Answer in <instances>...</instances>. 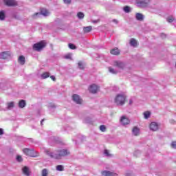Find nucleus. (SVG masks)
I'll use <instances>...</instances> for the list:
<instances>
[{
  "label": "nucleus",
  "instance_id": "obj_37",
  "mask_svg": "<svg viewBox=\"0 0 176 176\" xmlns=\"http://www.w3.org/2000/svg\"><path fill=\"white\" fill-rule=\"evenodd\" d=\"M64 3L66 5H70L72 0H63Z\"/></svg>",
  "mask_w": 176,
  "mask_h": 176
},
{
  "label": "nucleus",
  "instance_id": "obj_8",
  "mask_svg": "<svg viewBox=\"0 0 176 176\" xmlns=\"http://www.w3.org/2000/svg\"><path fill=\"white\" fill-rule=\"evenodd\" d=\"M72 100L74 101V102H76V104H82V102H83L82 98H80L79 95L77 94H74L72 96Z\"/></svg>",
  "mask_w": 176,
  "mask_h": 176
},
{
  "label": "nucleus",
  "instance_id": "obj_30",
  "mask_svg": "<svg viewBox=\"0 0 176 176\" xmlns=\"http://www.w3.org/2000/svg\"><path fill=\"white\" fill-rule=\"evenodd\" d=\"M56 170L58 171H64V166H63V165H58L56 166Z\"/></svg>",
  "mask_w": 176,
  "mask_h": 176
},
{
  "label": "nucleus",
  "instance_id": "obj_1",
  "mask_svg": "<svg viewBox=\"0 0 176 176\" xmlns=\"http://www.w3.org/2000/svg\"><path fill=\"white\" fill-rule=\"evenodd\" d=\"M45 153L51 157V159H61V157H64L65 156H68L70 155V153L68 150L67 149H60L58 150V154H53V153H50V151L49 150H45Z\"/></svg>",
  "mask_w": 176,
  "mask_h": 176
},
{
  "label": "nucleus",
  "instance_id": "obj_4",
  "mask_svg": "<svg viewBox=\"0 0 176 176\" xmlns=\"http://www.w3.org/2000/svg\"><path fill=\"white\" fill-rule=\"evenodd\" d=\"M39 14H42L43 16H49L50 14V12L46 8H41L40 13L39 12L34 13L33 14V17H35L36 16H39Z\"/></svg>",
  "mask_w": 176,
  "mask_h": 176
},
{
  "label": "nucleus",
  "instance_id": "obj_27",
  "mask_svg": "<svg viewBox=\"0 0 176 176\" xmlns=\"http://www.w3.org/2000/svg\"><path fill=\"white\" fill-rule=\"evenodd\" d=\"M144 119H148L149 116H151V112L145 111L144 113Z\"/></svg>",
  "mask_w": 176,
  "mask_h": 176
},
{
  "label": "nucleus",
  "instance_id": "obj_20",
  "mask_svg": "<svg viewBox=\"0 0 176 176\" xmlns=\"http://www.w3.org/2000/svg\"><path fill=\"white\" fill-rule=\"evenodd\" d=\"M23 173L25 175H27V176L30 175V169H28V167L27 166L23 167Z\"/></svg>",
  "mask_w": 176,
  "mask_h": 176
},
{
  "label": "nucleus",
  "instance_id": "obj_33",
  "mask_svg": "<svg viewBox=\"0 0 176 176\" xmlns=\"http://www.w3.org/2000/svg\"><path fill=\"white\" fill-rule=\"evenodd\" d=\"M34 45H47V42H46L45 40H43L37 43H35Z\"/></svg>",
  "mask_w": 176,
  "mask_h": 176
},
{
  "label": "nucleus",
  "instance_id": "obj_23",
  "mask_svg": "<svg viewBox=\"0 0 176 176\" xmlns=\"http://www.w3.org/2000/svg\"><path fill=\"white\" fill-rule=\"evenodd\" d=\"M48 174H49V172L47 171V169L45 168L42 170L41 176H47Z\"/></svg>",
  "mask_w": 176,
  "mask_h": 176
},
{
  "label": "nucleus",
  "instance_id": "obj_35",
  "mask_svg": "<svg viewBox=\"0 0 176 176\" xmlns=\"http://www.w3.org/2000/svg\"><path fill=\"white\" fill-rule=\"evenodd\" d=\"M174 20H175V19H174V17H173V16H169L167 19L168 23H173V21H174Z\"/></svg>",
  "mask_w": 176,
  "mask_h": 176
},
{
  "label": "nucleus",
  "instance_id": "obj_44",
  "mask_svg": "<svg viewBox=\"0 0 176 176\" xmlns=\"http://www.w3.org/2000/svg\"><path fill=\"white\" fill-rule=\"evenodd\" d=\"M3 135V129L0 128V135Z\"/></svg>",
  "mask_w": 176,
  "mask_h": 176
},
{
  "label": "nucleus",
  "instance_id": "obj_15",
  "mask_svg": "<svg viewBox=\"0 0 176 176\" xmlns=\"http://www.w3.org/2000/svg\"><path fill=\"white\" fill-rule=\"evenodd\" d=\"M18 63L21 65H24V64H25V57L23 55L20 56L18 58Z\"/></svg>",
  "mask_w": 176,
  "mask_h": 176
},
{
  "label": "nucleus",
  "instance_id": "obj_48",
  "mask_svg": "<svg viewBox=\"0 0 176 176\" xmlns=\"http://www.w3.org/2000/svg\"><path fill=\"white\" fill-rule=\"evenodd\" d=\"M133 47H137V45H133Z\"/></svg>",
  "mask_w": 176,
  "mask_h": 176
},
{
  "label": "nucleus",
  "instance_id": "obj_47",
  "mask_svg": "<svg viewBox=\"0 0 176 176\" xmlns=\"http://www.w3.org/2000/svg\"><path fill=\"white\" fill-rule=\"evenodd\" d=\"M129 104H133V100H129Z\"/></svg>",
  "mask_w": 176,
  "mask_h": 176
},
{
  "label": "nucleus",
  "instance_id": "obj_11",
  "mask_svg": "<svg viewBox=\"0 0 176 176\" xmlns=\"http://www.w3.org/2000/svg\"><path fill=\"white\" fill-rule=\"evenodd\" d=\"M114 67H118V68H120L121 69H123L124 68V63L119 60H115Z\"/></svg>",
  "mask_w": 176,
  "mask_h": 176
},
{
  "label": "nucleus",
  "instance_id": "obj_34",
  "mask_svg": "<svg viewBox=\"0 0 176 176\" xmlns=\"http://www.w3.org/2000/svg\"><path fill=\"white\" fill-rule=\"evenodd\" d=\"M100 131H102V133H104V131H107V127L104 125H101L100 126Z\"/></svg>",
  "mask_w": 176,
  "mask_h": 176
},
{
  "label": "nucleus",
  "instance_id": "obj_46",
  "mask_svg": "<svg viewBox=\"0 0 176 176\" xmlns=\"http://www.w3.org/2000/svg\"><path fill=\"white\" fill-rule=\"evenodd\" d=\"M45 121V120H42L41 122V125L43 126V122Z\"/></svg>",
  "mask_w": 176,
  "mask_h": 176
},
{
  "label": "nucleus",
  "instance_id": "obj_10",
  "mask_svg": "<svg viewBox=\"0 0 176 176\" xmlns=\"http://www.w3.org/2000/svg\"><path fill=\"white\" fill-rule=\"evenodd\" d=\"M120 122L124 126H126V124H129L130 123V120H129V118H127V117H126L125 116H123L121 117Z\"/></svg>",
  "mask_w": 176,
  "mask_h": 176
},
{
  "label": "nucleus",
  "instance_id": "obj_3",
  "mask_svg": "<svg viewBox=\"0 0 176 176\" xmlns=\"http://www.w3.org/2000/svg\"><path fill=\"white\" fill-rule=\"evenodd\" d=\"M23 153L26 155V156H30V157H36V153H35V150L30 149V148H23Z\"/></svg>",
  "mask_w": 176,
  "mask_h": 176
},
{
  "label": "nucleus",
  "instance_id": "obj_6",
  "mask_svg": "<svg viewBox=\"0 0 176 176\" xmlns=\"http://www.w3.org/2000/svg\"><path fill=\"white\" fill-rule=\"evenodd\" d=\"M149 2H151V0H138L137 3L139 8H145V6H148Z\"/></svg>",
  "mask_w": 176,
  "mask_h": 176
},
{
  "label": "nucleus",
  "instance_id": "obj_31",
  "mask_svg": "<svg viewBox=\"0 0 176 176\" xmlns=\"http://www.w3.org/2000/svg\"><path fill=\"white\" fill-rule=\"evenodd\" d=\"M14 107V102H10L8 103V109H10V108H13Z\"/></svg>",
  "mask_w": 176,
  "mask_h": 176
},
{
  "label": "nucleus",
  "instance_id": "obj_9",
  "mask_svg": "<svg viewBox=\"0 0 176 176\" xmlns=\"http://www.w3.org/2000/svg\"><path fill=\"white\" fill-rule=\"evenodd\" d=\"M102 175L104 176H118V173L111 172L109 170H102L101 172Z\"/></svg>",
  "mask_w": 176,
  "mask_h": 176
},
{
  "label": "nucleus",
  "instance_id": "obj_14",
  "mask_svg": "<svg viewBox=\"0 0 176 176\" xmlns=\"http://www.w3.org/2000/svg\"><path fill=\"white\" fill-rule=\"evenodd\" d=\"M150 129L153 131H156L159 129V126L157 125V123L156 122H151L150 124Z\"/></svg>",
  "mask_w": 176,
  "mask_h": 176
},
{
  "label": "nucleus",
  "instance_id": "obj_19",
  "mask_svg": "<svg viewBox=\"0 0 176 176\" xmlns=\"http://www.w3.org/2000/svg\"><path fill=\"white\" fill-rule=\"evenodd\" d=\"M91 30H93V27H91V26H87V27L83 28V31H84L85 34H87V33L90 32L91 31Z\"/></svg>",
  "mask_w": 176,
  "mask_h": 176
},
{
  "label": "nucleus",
  "instance_id": "obj_25",
  "mask_svg": "<svg viewBox=\"0 0 176 176\" xmlns=\"http://www.w3.org/2000/svg\"><path fill=\"white\" fill-rule=\"evenodd\" d=\"M109 71L111 74H113L114 75H116V74H118V72L115 70V69L112 68L111 67H109Z\"/></svg>",
  "mask_w": 176,
  "mask_h": 176
},
{
  "label": "nucleus",
  "instance_id": "obj_45",
  "mask_svg": "<svg viewBox=\"0 0 176 176\" xmlns=\"http://www.w3.org/2000/svg\"><path fill=\"white\" fill-rule=\"evenodd\" d=\"M113 23H115L116 24H118V20L113 19Z\"/></svg>",
  "mask_w": 176,
  "mask_h": 176
},
{
  "label": "nucleus",
  "instance_id": "obj_22",
  "mask_svg": "<svg viewBox=\"0 0 176 176\" xmlns=\"http://www.w3.org/2000/svg\"><path fill=\"white\" fill-rule=\"evenodd\" d=\"M26 105L25 100H21L19 102V108H24Z\"/></svg>",
  "mask_w": 176,
  "mask_h": 176
},
{
  "label": "nucleus",
  "instance_id": "obj_42",
  "mask_svg": "<svg viewBox=\"0 0 176 176\" xmlns=\"http://www.w3.org/2000/svg\"><path fill=\"white\" fill-rule=\"evenodd\" d=\"M172 148L176 149V142H173L171 144Z\"/></svg>",
  "mask_w": 176,
  "mask_h": 176
},
{
  "label": "nucleus",
  "instance_id": "obj_5",
  "mask_svg": "<svg viewBox=\"0 0 176 176\" xmlns=\"http://www.w3.org/2000/svg\"><path fill=\"white\" fill-rule=\"evenodd\" d=\"M4 5L8 7L17 6L16 0H3Z\"/></svg>",
  "mask_w": 176,
  "mask_h": 176
},
{
  "label": "nucleus",
  "instance_id": "obj_18",
  "mask_svg": "<svg viewBox=\"0 0 176 176\" xmlns=\"http://www.w3.org/2000/svg\"><path fill=\"white\" fill-rule=\"evenodd\" d=\"M133 135H140V129H138L137 126L133 127L132 130Z\"/></svg>",
  "mask_w": 176,
  "mask_h": 176
},
{
  "label": "nucleus",
  "instance_id": "obj_41",
  "mask_svg": "<svg viewBox=\"0 0 176 176\" xmlns=\"http://www.w3.org/2000/svg\"><path fill=\"white\" fill-rule=\"evenodd\" d=\"M16 160H17V162H21L23 160L21 155L16 156Z\"/></svg>",
  "mask_w": 176,
  "mask_h": 176
},
{
  "label": "nucleus",
  "instance_id": "obj_29",
  "mask_svg": "<svg viewBox=\"0 0 176 176\" xmlns=\"http://www.w3.org/2000/svg\"><path fill=\"white\" fill-rule=\"evenodd\" d=\"M0 20H5V12L0 11Z\"/></svg>",
  "mask_w": 176,
  "mask_h": 176
},
{
  "label": "nucleus",
  "instance_id": "obj_32",
  "mask_svg": "<svg viewBox=\"0 0 176 176\" xmlns=\"http://www.w3.org/2000/svg\"><path fill=\"white\" fill-rule=\"evenodd\" d=\"M124 11L125 13H130V7H129V6H126L124 7Z\"/></svg>",
  "mask_w": 176,
  "mask_h": 176
},
{
  "label": "nucleus",
  "instance_id": "obj_12",
  "mask_svg": "<svg viewBox=\"0 0 176 176\" xmlns=\"http://www.w3.org/2000/svg\"><path fill=\"white\" fill-rule=\"evenodd\" d=\"M1 58H3V60H6L8 57H10V52H3L1 54H0Z\"/></svg>",
  "mask_w": 176,
  "mask_h": 176
},
{
  "label": "nucleus",
  "instance_id": "obj_16",
  "mask_svg": "<svg viewBox=\"0 0 176 176\" xmlns=\"http://www.w3.org/2000/svg\"><path fill=\"white\" fill-rule=\"evenodd\" d=\"M110 53L114 56H119V54H120V51L118 48H115L111 50Z\"/></svg>",
  "mask_w": 176,
  "mask_h": 176
},
{
  "label": "nucleus",
  "instance_id": "obj_39",
  "mask_svg": "<svg viewBox=\"0 0 176 176\" xmlns=\"http://www.w3.org/2000/svg\"><path fill=\"white\" fill-rule=\"evenodd\" d=\"M69 49H72V50H74L76 49V46L75 45H69Z\"/></svg>",
  "mask_w": 176,
  "mask_h": 176
},
{
  "label": "nucleus",
  "instance_id": "obj_26",
  "mask_svg": "<svg viewBox=\"0 0 176 176\" xmlns=\"http://www.w3.org/2000/svg\"><path fill=\"white\" fill-rule=\"evenodd\" d=\"M138 41H137V40H135V38H131L130 41V45H138Z\"/></svg>",
  "mask_w": 176,
  "mask_h": 176
},
{
  "label": "nucleus",
  "instance_id": "obj_17",
  "mask_svg": "<svg viewBox=\"0 0 176 176\" xmlns=\"http://www.w3.org/2000/svg\"><path fill=\"white\" fill-rule=\"evenodd\" d=\"M136 20L139 21H142L144 20V15L140 12L136 13L135 14Z\"/></svg>",
  "mask_w": 176,
  "mask_h": 176
},
{
  "label": "nucleus",
  "instance_id": "obj_24",
  "mask_svg": "<svg viewBox=\"0 0 176 176\" xmlns=\"http://www.w3.org/2000/svg\"><path fill=\"white\" fill-rule=\"evenodd\" d=\"M78 65L80 69H85V64H83V62L82 61L78 62Z\"/></svg>",
  "mask_w": 176,
  "mask_h": 176
},
{
  "label": "nucleus",
  "instance_id": "obj_7",
  "mask_svg": "<svg viewBox=\"0 0 176 176\" xmlns=\"http://www.w3.org/2000/svg\"><path fill=\"white\" fill-rule=\"evenodd\" d=\"M90 93H92L93 94H96L98 90H100V87L97 86L95 84H93L90 85L89 89Z\"/></svg>",
  "mask_w": 176,
  "mask_h": 176
},
{
  "label": "nucleus",
  "instance_id": "obj_21",
  "mask_svg": "<svg viewBox=\"0 0 176 176\" xmlns=\"http://www.w3.org/2000/svg\"><path fill=\"white\" fill-rule=\"evenodd\" d=\"M41 77L43 79H47V78L50 77V73L45 72L42 74Z\"/></svg>",
  "mask_w": 176,
  "mask_h": 176
},
{
  "label": "nucleus",
  "instance_id": "obj_38",
  "mask_svg": "<svg viewBox=\"0 0 176 176\" xmlns=\"http://www.w3.org/2000/svg\"><path fill=\"white\" fill-rule=\"evenodd\" d=\"M160 36H161V38H162V39H166V38H167V35H166V34H164V33H162V34H160Z\"/></svg>",
  "mask_w": 176,
  "mask_h": 176
},
{
  "label": "nucleus",
  "instance_id": "obj_43",
  "mask_svg": "<svg viewBox=\"0 0 176 176\" xmlns=\"http://www.w3.org/2000/svg\"><path fill=\"white\" fill-rule=\"evenodd\" d=\"M50 79L53 80V82H56V76H50Z\"/></svg>",
  "mask_w": 176,
  "mask_h": 176
},
{
  "label": "nucleus",
  "instance_id": "obj_28",
  "mask_svg": "<svg viewBox=\"0 0 176 176\" xmlns=\"http://www.w3.org/2000/svg\"><path fill=\"white\" fill-rule=\"evenodd\" d=\"M77 16L78 17V19H83L85 17V14L82 12H79L77 14Z\"/></svg>",
  "mask_w": 176,
  "mask_h": 176
},
{
  "label": "nucleus",
  "instance_id": "obj_36",
  "mask_svg": "<svg viewBox=\"0 0 176 176\" xmlns=\"http://www.w3.org/2000/svg\"><path fill=\"white\" fill-rule=\"evenodd\" d=\"M104 155H106V156H112V155L111 153H109V151L108 150H104Z\"/></svg>",
  "mask_w": 176,
  "mask_h": 176
},
{
  "label": "nucleus",
  "instance_id": "obj_2",
  "mask_svg": "<svg viewBox=\"0 0 176 176\" xmlns=\"http://www.w3.org/2000/svg\"><path fill=\"white\" fill-rule=\"evenodd\" d=\"M114 102L117 105H124L126 103V96L123 94H118L114 99Z\"/></svg>",
  "mask_w": 176,
  "mask_h": 176
},
{
  "label": "nucleus",
  "instance_id": "obj_40",
  "mask_svg": "<svg viewBox=\"0 0 176 176\" xmlns=\"http://www.w3.org/2000/svg\"><path fill=\"white\" fill-rule=\"evenodd\" d=\"M65 58H66L67 60H72V58L71 57V54H67L65 56Z\"/></svg>",
  "mask_w": 176,
  "mask_h": 176
},
{
  "label": "nucleus",
  "instance_id": "obj_13",
  "mask_svg": "<svg viewBox=\"0 0 176 176\" xmlns=\"http://www.w3.org/2000/svg\"><path fill=\"white\" fill-rule=\"evenodd\" d=\"M45 46V45H33V50H36V52H41V50H42Z\"/></svg>",
  "mask_w": 176,
  "mask_h": 176
},
{
  "label": "nucleus",
  "instance_id": "obj_49",
  "mask_svg": "<svg viewBox=\"0 0 176 176\" xmlns=\"http://www.w3.org/2000/svg\"><path fill=\"white\" fill-rule=\"evenodd\" d=\"M69 45H72V43H69Z\"/></svg>",
  "mask_w": 176,
  "mask_h": 176
}]
</instances>
